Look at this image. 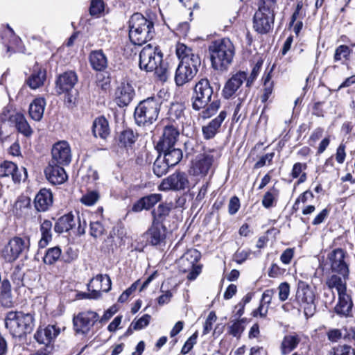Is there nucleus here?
<instances>
[{"mask_svg": "<svg viewBox=\"0 0 355 355\" xmlns=\"http://www.w3.org/2000/svg\"><path fill=\"white\" fill-rule=\"evenodd\" d=\"M162 195L159 193H153L144 196L139 199L132 207V210L139 212L143 209H149L155 204L161 201Z\"/></svg>", "mask_w": 355, "mask_h": 355, "instance_id": "a878e982", "label": "nucleus"}, {"mask_svg": "<svg viewBox=\"0 0 355 355\" xmlns=\"http://www.w3.org/2000/svg\"><path fill=\"white\" fill-rule=\"evenodd\" d=\"M61 255V249L58 247L51 248L47 250L44 257V262L46 264L52 265L55 263Z\"/></svg>", "mask_w": 355, "mask_h": 355, "instance_id": "a18cd8bd", "label": "nucleus"}, {"mask_svg": "<svg viewBox=\"0 0 355 355\" xmlns=\"http://www.w3.org/2000/svg\"><path fill=\"white\" fill-rule=\"evenodd\" d=\"M29 247L30 241L28 238L15 236L5 245L1 252L2 257L8 262H12L27 252Z\"/></svg>", "mask_w": 355, "mask_h": 355, "instance_id": "9d476101", "label": "nucleus"}, {"mask_svg": "<svg viewBox=\"0 0 355 355\" xmlns=\"http://www.w3.org/2000/svg\"><path fill=\"white\" fill-rule=\"evenodd\" d=\"M153 23L140 13L133 14L129 20V37L135 45H142L154 35Z\"/></svg>", "mask_w": 355, "mask_h": 355, "instance_id": "7ed1b4c3", "label": "nucleus"}, {"mask_svg": "<svg viewBox=\"0 0 355 355\" xmlns=\"http://www.w3.org/2000/svg\"><path fill=\"white\" fill-rule=\"evenodd\" d=\"M104 10L103 0H92L89 8L91 15H97Z\"/></svg>", "mask_w": 355, "mask_h": 355, "instance_id": "13d9d810", "label": "nucleus"}, {"mask_svg": "<svg viewBox=\"0 0 355 355\" xmlns=\"http://www.w3.org/2000/svg\"><path fill=\"white\" fill-rule=\"evenodd\" d=\"M176 55L182 63L193 64L195 57L200 60L198 54H196L191 48L182 43H178L176 46Z\"/></svg>", "mask_w": 355, "mask_h": 355, "instance_id": "cd10ccee", "label": "nucleus"}, {"mask_svg": "<svg viewBox=\"0 0 355 355\" xmlns=\"http://www.w3.org/2000/svg\"><path fill=\"white\" fill-rule=\"evenodd\" d=\"M150 315L145 314L137 320H134L132 322V327L134 330H141L149 324Z\"/></svg>", "mask_w": 355, "mask_h": 355, "instance_id": "5fc2aeb1", "label": "nucleus"}, {"mask_svg": "<svg viewBox=\"0 0 355 355\" xmlns=\"http://www.w3.org/2000/svg\"><path fill=\"white\" fill-rule=\"evenodd\" d=\"M105 232L104 227L98 222H92L90 223V234L94 238H97L103 235Z\"/></svg>", "mask_w": 355, "mask_h": 355, "instance_id": "4d7b16f0", "label": "nucleus"}, {"mask_svg": "<svg viewBox=\"0 0 355 355\" xmlns=\"http://www.w3.org/2000/svg\"><path fill=\"white\" fill-rule=\"evenodd\" d=\"M98 318V314L92 311L79 313L77 315L74 316L73 319L76 332L81 334H87Z\"/></svg>", "mask_w": 355, "mask_h": 355, "instance_id": "4468645a", "label": "nucleus"}, {"mask_svg": "<svg viewBox=\"0 0 355 355\" xmlns=\"http://www.w3.org/2000/svg\"><path fill=\"white\" fill-rule=\"evenodd\" d=\"M111 286V279L107 275H97L87 284L89 293H84L83 295L88 299H98L101 296V292H108Z\"/></svg>", "mask_w": 355, "mask_h": 355, "instance_id": "f8f14e48", "label": "nucleus"}, {"mask_svg": "<svg viewBox=\"0 0 355 355\" xmlns=\"http://www.w3.org/2000/svg\"><path fill=\"white\" fill-rule=\"evenodd\" d=\"M294 257V249H286L280 256V260L284 264H289Z\"/></svg>", "mask_w": 355, "mask_h": 355, "instance_id": "69168bd1", "label": "nucleus"}, {"mask_svg": "<svg viewBox=\"0 0 355 355\" xmlns=\"http://www.w3.org/2000/svg\"><path fill=\"white\" fill-rule=\"evenodd\" d=\"M134 94L132 87L129 83H121L118 87L115 95V102L119 107H124L131 102Z\"/></svg>", "mask_w": 355, "mask_h": 355, "instance_id": "4be33fe9", "label": "nucleus"}, {"mask_svg": "<svg viewBox=\"0 0 355 355\" xmlns=\"http://www.w3.org/2000/svg\"><path fill=\"white\" fill-rule=\"evenodd\" d=\"M179 135V131L173 125L166 126L162 137L157 144V150H167L170 148H174Z\"/></svg>", "mask_w": 355, "mask_h": 355, "instance_id": "a211bd4d", "label": "nucleus"}, {"mask_svg": "<svg viewBox=\"0 0 355 355\" xmlns=\"http://www.w3.org/2000/svg\"><path fill=\"white\" fill-rule=\"evenodd\" d=\"M89 62L96 71H103L107 66V60L102 50L94 51L89 55Z\"/></svg>", "mask_w": 355, "mask_h": 355, "instance_id": "2f4dec72", "label": "nucleus"}, {"mask_svg": "<svg viewBox=\"0 0 355 355\" xmlns=\"http://www.w3.org/2000/svg\"><path fill=\"white\" fill-rule=\"evenodd\" d=\"M352 307V302L347 292L338 295V302L334 308L338 315H348Z\"/></svg>", "mask_w": 355, "mask_h": 355, "instance_id": "7c9ffc66", "label": "nucleus"}, {"mask_svg": "<svg viewBox=\"0 0 355 355\" xmlns=\"http://www.w3.org/2000/svg\"><path fill=\"white\" fill-rule=\"evenodd\" d=\"M347 277H343L342 275H332L327 279L326 284L331 291L336 289L338 292V295H339L340 293H343L347 291Z\"/></svg>", "mask_w": 355, "mask_h": 355, "instance_id": "473e14b6", "label": "nucleus"}, {"mask_svg": "<svg viewBox=\"0 0 355 355\" xmlns=\"http://www.w3.org/2000/svg\"><path fill=\"white\" fill-rule=\"evenodd\" d=\"M59 334V331L53 325H49L44 329H40L35 334V338L40 343L49 346V343Z\"/></svg>", "mask_w": 355, "mask_h": 355, "instance_id": "393cba45", "label": "nucleus"}, {"mask_svg": "<svg viewBox=\"0 0 355 355\" xmlns=\"http://www.w3.org/2000/svg\"><path fill=\"white\" fill-rule=\"evenodd\" d=\"M213 94L212 87L209 80L202 78L199 80L195 87L193 96V107L196 110L206 108L205 111H216L220 107V101L214 98L210 104Z\"/></svg>", "mask_w": 355, "mask_h": 355, "instance_id": "39448f33", "label": "nucleus"}, {"mask_svg": "<svg viewBox=\"0 0 355 355\" xmlns=\"http://www.w3.org/2000/svg\"><path fill=\"white\" fill-rule=\"evenodd\" d=\"M277 0H259V8L253 18V28L261 34L268 33L274 24Z\"/></svg>", "mask_w": 355, "mask_h": 355, "instance_id": "20e7f679", "label": "nucleus"}, {"mask_svg": "<svg viewBox=\"0 0 355 355\" xmlns=\"http://www.w3.org/2000/svg\"><path fill=\"white\" fill-rule=\"evenodd\" d=\"M35 207L38 211H46L53 204V194L49 189H42L34 199Z\"/></svg>", "mask_w": 355, "mask_h": 355, "instance_id": "b1692460", "label": "nucleus"}, {"mask_svg": "<svg viewBox=\"0 0 355 355\" xmlns=\"http://www.w3.org/2000/svg\"><path fill=\"white\" fill-rule=\"evenodd\" d=\"M67 96L64 98V105L69 110H73L76 107L78 103V92L76 89H73L69 92H64Z\"/></svg>", "mask_w": 355, "mask_h": 355, "instance_id": "8fccbe9b", "label": "nucleus"}, {"mask_svg": "<svg viewBox=\"0 0 355 355\" xmlns=\"http://www.w3.org/2000/svg\"><path fill=\"white\" fill-rule=\"evenodd\" d=\"M171 209V205L170 204L162 203L159 205L156 209L152 211L153 216V223H160L162 224L163 220L168 216Z\"/></svg>", "mask_w": 355, "mask_h": 355, "instance_id": "79ce46f5", "label": "nucleus"}, {"mask_svg": "<svg viewBox=\"0 0 355 355\" xmlns=\"http://www.w3.org/2000/svg\"><path fill=\"white\" fill-rule=\"evenodd\" d=\"M51 163L67 166L71 161V149L69 144L66 141L56 142L51 149Z\"/></svg>", "mask_w": 355, "mask_h": 355, "instance_id": "2eb2a0df", "label": "nucleus"}, {"mask_svg": "<svg viewBox=\"0 0 355 355\" xmlns=\"http://www.w3.org/2000/svg\"><path fill=\"white\" fill-rule=\"evenodd\" d=\"M93 132L96 137L98 136L101 138H106L109 133L110 129L108 122L104 117L96 119L93 124Z\"/></svg>", "mask_w": 355, "mask_h": 355, "instance_id": "e433bc0d", "label": "nucleus"}, {"mask_svg": "<svg viewBox=\"0 0 355 355\" xmlns=\"http://www.w3.org/2000/svg\"><path fill=\"white\" fill-rule=\"evenodd\" d=\"M216 319H217V317H216L215 312L211 311L209 313V315L206 319V321L205 322V324H204V329H203V334L204 335H206L211 331V330L212 329L213 324H214V322H215L216 321Z\"/></svg>", "mask_w": 355, "mask_h": 355, "instance_id": "680f3d73", "label": "nucleus"}, {"mask_svg": "<svg viewBox=\"0 0 355 355\" xmlns=\"http://www.w3.org/2000/svg\"><path fill=\"white\" fill-rule=\"evenodd\" d=\"M327 260L333 272L343 277L349 275V256L341 248H336L327 254Z\"/></svg>", "mask_w": 355, "mask_h": 355, "instance_id": "9b49d317", "label": "nucleus"}, {"mask_svg": "<svg viewBox=\"0 0 355 355\" xmlns=\"http://www.w3.org/2000/svg\"><path fill=\"white\" fill-rule=\"evenodd\" d=\"M76 226V220L73 215L68 214L60 217L55 224V232L60 234L73 230Z\"/></svg>", "mask_w": 355, "mask_h": 355, "instance_id": "c756f323", "label": "nucleus"}, {"mask_svg": "<svg viewBox=\"0 0 355 355\" xmlns=\"http://www.w3.org/2000/svg\"><path fill=\"white\" fill-rule=\"evenodd\" d=\"M352 50L348 46L340 45L335 50L334 60V62H338L343 59L347 60L349 59Z\"/></svg>", "mask_w": 355, "mask_h": 355, "instance_id": "de8ad7c7", "label": "nucleus"}, {"mask_svg": "<svg viewBox=\"0 0 355 355\" xmlns=\"http://www.w3.org/2000/svg\"><path fill=\"white\" fill-rule=\"evenodd\" d=\"M211 66L215 70H227L232 62L235 49L232 41L223 38L212 42L209 46Z\"/></svg>", "mask_w": 355, "mask_h": 355, "instance_id": "f03ea898", "label": "nucleus"}, {"mask_svg": "<svg viewBox=\"0 0 355 355\" xmlns=\"http://www.w3.org/2000/svg\"><path fill=\"white\" fill-rule=\"evenodd\" d=\"M146 236L148 241L152 245L161 244L166 239V227L160 223H153Z\"/></svg>", "mask_w": 355, "mask_h": 355, "instance_id": "5701e85b", "label": "nucleus"}, {"mask_svg": "<svg viewBox=\"0 0 355 355\" xmlns=\"http://www.w3.org/2000/svg\"><path fill=\"white\" fill-rule=\"evenodd\" d=\"M239 208L240 201L239 198L236 196L232 197L228 205V211L230 214H235L239 211Z\"/></svg>", "mask_w": 355, "mask_h": 355, "instance_id": "0e129e2a", "label": "nucleus"}, {"mask_svg": "<svg viewBox=\"0 0 355 355\" xmlns=\"http://www.w3.org/2000/svg\"><path fill=\"white\" fill-rule=\"evenodd\" d=\"M247 321L246 318L236 320L232 321V324L228 327V332L234 337L240 338L241 335L245 330V324Z\"/></svg>", "mask_w": 355, "mask_h": 355, "instance_id": "c03bdc74", "label": "nucleus"}, {"mask_svg": "<svg viewBox=\"0 0 355 355\" xmlns=\"http://www.w3.org/2000/svg\"><path fill=\"white\" fill-rule=\"evenodd\" d=\"M46 101L42 97L35 98L29 105V111H44Z\"/></svg>", "mask_w": 355, "mask_h": 355, "instance_id": "bf43d9fd", "label": "nucleus"}, {"mask_svg": "<svg viewBox=\"0 0 355 355\" xmlns=\"http://www.w3.org/2000/svg\"><path fill=\"white\" fill-rule=\"evenodd\" d=\"M5 324L15 336L31 333L34 328V318L30 313L10 311L7 313Z\"/></svg>", "mask_w": 355, "mask_h": 355, "instance_id": "423d86ee", "label": "nucleus"}, {"mask_svg": "<svg viewBox=\"0 0 355 355\" xmlns=\"http://www.w3.org/2000/svg\"><path fill=\"white\" fill-rule=\"evenodd\" d=\"M218 157V153L214 150L198 155L192 162L189 173L200 178H204L209 173L212 174L214 164Z\"/></svg>", "mask_w": 355, "mask_h": 355, "instance_id": "6e6552de", "label": "nucleus"}, {"mask_svg": "<svg viewBox=\"0 0 355 355\" xmlns=\"http://www.w3.org/2000/svg\"><path fill=\"white\" fill-rule=\"evenodd\" d=\"M300 340V336L296 333L285 336L280 345L281 354L282 355H287L291 353L297 347Z\"/></svg>", "mask_w": 355, "mask_h": 355, "instance_id": "c85d7f7f", "label": "nucleus"}, {"mask_svg": "<svg viewBox=\"0 0 355 355\" xmlns=\"http://www.w3.org/2000/svg\"><path fill=\"white\" fill-rule=\"evenodd\" d=\"M250 254V250L239 249L234 254V260L238 263H242L248 258Z\"/></svg>", "mask_w": 355, "mask_h": 355, "instance_id": "e2e57ef3", "label": "nucleus"}, {"mask_svg": "<svg viewBox=\"0 0 355 355\" xmlns=\"http://www.w3.org/2000/svg\"><path fill=\"white\" fill-rule=\"evenodd\" d=\"M160 109V99L150 97L141 101L135 108V111H159Z\"/></svg>", "mask_w": 355, "mask_h": 355, "instance_id": "c9c22d12", "label": "nucleus"}, {"mask_svg": "<svg viewBox=\"0 0 355 355\" xmlns=\"http://www.w3.org/2000/svg\"><path fill=\"white\" fill-rule=\"evenodd\" d=\"M162 53L157 46H145L139 53V67L146 71H155L162 81H166L170 75L167 63L162 62Z\"/></svg>", "mask_w": 355, "mask_h": 355, "instance_id": "f257e3e1", "label": "nucleus"}, {"mask_svg": "<svg viewBox=\"0 0 355 355\" xmlns=\"http://www.w3.org/2000/svg\"><path fill=\"white\" fill-rule=\"evenodd\" d=\"M171 166L160 157H158L153 164V172L157 177L165 175Z\"/></svg>", "mask_w": 355, "mask_h": 355, "instance_id": "49530a36", "label": "nucleus"}, {"mask_svg": "<svg viewBox=\"0 0 355 355\" xmlns=\"http://www.w3.org/2000/svg\"><path fill=\"white\" fill-rule=\"evenodd\" d=\"M64 166L49 162V166L45 168L44 173L47 180L51 184H60L67 180V175Z\"/></svg>", "mask_w": 355, "mask_h": 355, "instance_id": "aec40b11", "label": "nucleus"}, {"mask_svg": "<svg viewBox=\"0 0 355 355\" xmlns=\"http://www.w3.org/2000/svg\"><path fill=\"white\" fill-rule=\"evenodd\" d=\"M158 112H134V118L138 125L148 126L155 121Z\"/></svg>", "mask_w": 355, "mask_h": 355, "instance_id": "58836bf2", "label": "nucleus"}, {"mask_svg": "<svg viewBox=\"0 0 355 355\" xmlns=\"http://www.w3.org/2000/svg\"><path fill=\"white\" fill-rule=\"evenodd\" d=\"M45 78V71L36 69L27 80V84L31 89H35L44 84Z\"/></svg>", "mask_w": 355, "mask_h": 355, "instance_id": "ea45409f", "label": "nucleus"}, {"mask_svg": "<svg viewBox=\"0 0 355 355\" xmlns=\"http://www.w3.org/2000/svg\"><path fill=\"white\" fill-rule=\"evenodd\" d=\"M262 64L263 62L261 60L258 61L253 67L250 76H248L246 74V79L245 80L246 83V87H250L253 84L254 81L256 80L261 71Z\"/></svg>", "mask_w": 355, "mask_h": 355, "instance_id": "603ef678", "label": "nucleus"}, {"mask_svg": "<svg viewBox=\"0 0 355 355\" xmlns=\"http://www.w3.org/2000/svg\"><path fill=\"white\" fill-rule=\"evenodd\" d=\"M278 297L281 302L286 301L290 295L291 287L288 282L281 283L278 288Z\"/></svg>", "mask_w": 355, "mask_h": 355, "instance_id": "864d4df0", "label": "nucleus"}, {"mask_svg": "<svg viewBox=\"0 0 355 355\" xmlns=\"http://www.w3.org/2000/svg\"><path fill=\"white\" fill-rule=\"evenodd\" d=\"M52 223L49 220H45L40 226L42 238L39 242L41 248L45 247L52 239L51 234Z\"/></svg>", "mask_w": 355, "mask_h": 355, "instance_id": "a19ab883", "label": "nucleus"}, {"mask_svg": "<svg viewBox=\"0 0 355 355\" xmlns=\"http://www.w3.org/2000/svg\"><path fill=\"white\" fill-rule=\"evenodd\" d=\"M98 199L99 193L96 191H91L82 196L80 202L87 206H92Z\"/></svg>", "mask_w": 355, "mask_h": 355, "instance_id": "3c124183", "label": "nucleus"}, {"mask_svg": "<svg viewBox=\"0 0 355 355\" xmlns=\"http://www.w3.org/2000/svg\"><path fill=\"white\" fill-rule=\"evenodd\" d=\"M119 140L122 146L126 147L131 146L135 142L136 136L132 130L128 129L121 132Z\"/></svg>", "mask_w": 355, "mask_h": 355, "instance_id": "09e8293b", "label": "nucleus"}, {"mask_svg": "<svg viewBox=\"0 0 355 355\" xmlns=\"http://www.w3.org/2000/svg\"><path fill=\"white\" fill-rule=\"evenodd\" d=\"M279 196V191L275 187L270 188L263 196L262 205L269 209L275 206Z\"/></svg>", "mask_w": 355, "mask_h": 355, "instance_id": "37998d69", "label": "nucleus"}, {"mask_svg": "<svg viewBox=\"0 0 355 355\" xmlns=\"http://www.w3.org/2000/svg\"><path fill=\"white\" fill-rule=\"evenodd\" d=\"M200 258V253L196 249L187 250L178 261L180 271L188 272L187 279L194 280L200 274L202 266L198 262Z\"/></svg>", "mask_w": 355, "mask_h": 355, "instance_id": "1a4fd4ad", "label": "nucleus"}, {"mask_svg": "<svg viewBox=\"0 0 355 355\" xmlns=\"http://www.w3.org/2000/svg\"><path fill=\"white\" fill-rule=\"evenodd\" d=\"M21 171H24V178H26L27 173L24 168L19 170L15 163L5 161L0 164V178L11 177L14 182H19L22 179Z\"/></svg>", "mask_w": 355, "mask_h": 355, "instance_id": "412c9836", "label": "nucleus"}, {"mask_svg": "<svg viewBox=\"0 0 355 355\" xmlns=\"http://www.w3.org/2000/svg\"><path fill=\"white\" fill-rule=\"evenodd\" d=\"M225 117V112H220L217 117L212 119L207 125L202 127V133L206 139H211L216 135Z\"/></svg>", "mask_w": 355, "mask_h": 355, "instance_id": "bb28decb", "label": "nucleus"}, {"mask_svg": "<svg viewBox=\"0 0 355 355\" xmlns=\"http://www.w3.org/2000/svg\"><path fill=\"white\" fill-rule=\"evenodd\" d=\"M11 119L15 121L16 128L19 132L26 137L32 134L31 128L28 123L26 117L21 112H17L15 115L12 116Z\"/></svg>", "mask_w": 355, "mask_h": 355, "instance_id": "4c0bfd02", "label": "nucleus"}, {"mask_svg": "<svg viewBox=\"0 0 355 355\" xmlns=\"http://www.w3.org/2000/svg\"><path fill=\"white\" fill-rule=\"evenodd\" d=\"M197 338L198 332H195L192 336H191L187 339V340L185 342L184 345H183L181 349V353L182 354H186L192 349L194 345L196 343Z\"/></svg>", "mask_w": 355, "mask_h": 355, "instance_id": "052dcab7", "label": "nucleus"}, {"mask_svg": "<svg viewBox=\"0 0 355 355\" xmlns=\"http://www.w3.org/2000/svg\"><path fill=\"white\" fill-rule=\"evenodd\" d=\"M201 64V60L195 57L193 64L180 62L176 69L175 81L177 85L181 86L191 80L197 73Z\"/></svg>", "mask_w": 355, "mask_h": 355, "instance_id": "ddd939ff", "label": "nucleus"}, {"mask_svg": "<svg viewBox=\"0 0 355 355\" xmlns=\"http://www.w3.org/2000/svg\"><path fill=\"white\" fill-rule=\"evenodd\" d=\"M315 294L310 286L303 281L297 283L294 303L299 306V311L303 309L306 318L314 315L316 309Z\"/></svg>", "mask_w": 355, "mask_h": 355, "instance_id": "0eeeda50", "label": "nucleus"}, {"mask_svg": "<svg viewBox=\"0 0 355 355\" xmlns=\"http://www.w3.org/2000/svg\"><path fill=\"white\" fill-rule=\"evenodd\" d=\"M189 184L187 176L184 173L176 172L162 180L159 189L162 191L184 190L189 187Z\"/></svg>", "mask_w": 355, "mask_h": 355, "instance_id": "dca6fc26", "label": "nucleus"}, {"mask_svg": "<svg viewBox=\"0 0 355 355\" xmlns=\"http://www.w3.org/2000/svg\"><path fill=\"white\" fill-rule=\"evenodd\" d=\"M77 82L78 76L74 71H66L57 78L55 87V92L60 95L64 92L73 90Z\"/></svg>", "mask_w": 355, "mask_h": 355, "instance_id": "f3484780", "label": "nucleus"}, {"mask_svg": "<svg viewBox=\"0 0 355 355\" xmlns=\"http://www.w3.org/2000/svg\"><path fill=\"white\" fill-rule=\"evenodd\" d=\"M24 273L19 269H15L12 275V280L17 287L24 286Z\"/></svg>", "mask_w": 355, "mask_h": 355, "instance_id": "774afa93", "label": "nucleus"}, {"mask_svg": "<svg viewBox=\"0 0 355 355\" xmlns=\"http://www.w3.org/2000/svg\"><path fill=\"white\" fill-rule=\"evenodd\" d=\"M246 79L245 71H238L233 74L226 82L223 89V95L225 98H230L240 88Z\"/></svg>", "mask_w": 355, "mask_h": 355, "instance_id": "6ab92c4d", "label": "nucleus"}, {"mask_svg": "<svg viewBox=\"0 0 355 355\" xmlns=\"http://www.w3.org/2000/svg\"><path fill=\"white\" fill-rule=\"evenodd\" d=\"M164 153V159L171 167L178 164L182 158V152L178 148H170L167 150H159Z\"/></svg>", "mask_w": 355, "mask_h": 355, "instance_id": "f704fd0d", "label": "nucleus"}, {"mask_svg": "<svg viewBox=\"0 0 355 355\" xmlns=\"http://www.w3.org/2000/svg\"><path fill=\"white\" fill-rule=\"evenodd\" d=\"M314 198V196L313 193L311 191H306L303 193H302L296 200L294 207L297 206L300 202L302 203H306L308 201H310L313 200Z\"/></svg>", "mask_w": 355, "mask_h": 355, "instance_id": "338daca9", "label": "nucleus"}, {"mask_svg": "<svg viewBox=\"0 0 355 355\" xmlns=\"http://www.w3.org/2000/svg\"><path fill=\"white\" fill-rule=\"evenodd\" d=\"M0 301L2 306L11 307L14 302L11 292V285L8 279H4L1 284Z\"/></svg>", "mask_w": 355, "mask_h": 355, "instance_id": "72a5a7b5", "label": "nucleus"}, {"mask_svg": "<svg viewBox=\"0 0 355 355\" xmlns=\"http://www.w3.org/2000/svg\"><path fill=\"white\" fill-rule=\"evenodd\" d=\"M331 355H355L354 350L349 345H338L333 349Z\"/></svg>", "mask_w": 355, "mask_h": 355, "instance_id": "6e6d98bb", "label": "nucleus"}]
</instances>
